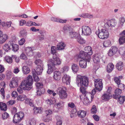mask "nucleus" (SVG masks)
<instances>
[{"label":"nucleus","instance_id":"obj_17","mask_svg":"<svg viewBox=\"0 0 125 125\" xmlns=\"http://www.w3.org/2000/svg\"><path fill=\"white\" fill-rule=\"evenodd\" d=\"M32 71H33L34 73L37 75H40L42 71V68L41 65H39L37 66L36 70L34 69Z\"/></svg>","mask_w":125,"mask_h":125},{"label":"nucleus","instance_id":"obj_50","mask_svg":"<svg viewBox=\"0 0 125 125\" xmlns=\"http://www.w3.org/2000/svg\"><path fill=\"white\" fill-rule=\"evenodd\" d=\"M3 49L6 52H7L9 50L10 48L8 44H6L3 47Z\"/></svg>","mask_w":125,"mask_h":125},{"label":"nucleus","instance_id":"obj_30","mask_svg":"<svg viewBox=\"0 0 125 125\" xmlns=\"http://www.w3.org/2000/svg\"><path fill=\"white\" fill-rule=\"evenodd\" d=\"M12 58L9 56H6L4 58L5 60L8 63H11L12 62Z\"/></svg>","mask_w":125,"mask_h":125},{"label":"nucleus","instance_id":"obj_45","mask_svg":"<svg viewBox=\"0 0 125 125\" xmlns=\"http://www.w3.org/2000/svg\"><path fill=\"white\" fill-rule=\"evenodd\" d=\"M111 42L109 40H107L105 41L103 43V46L104 47H107L110 45Z\"/></svg>","mask_w":125,"mask_h":125},{"label":"nucleus","instance_id":"obj_38","mask_svg":"<svg viewBox=\"0 0 125 125\" xmlns=\"http://www.w3.org/2000/svg\"><path fill=\"white\" fill-rule=\"evenodd\" d=\"M114 80L115 83L117 84L118 85L120 84V86H124V84L122 83H120L121 80L120 78L117 77H115L114 78Z\"/></svg>","mask_w":125,"mask_h":125},{"label":"nucleus","instance_id":"obj_47","mask_svg":"<svg viewBox=\"0 0 125 125\" xmlns=\"http://www.w3.org/2000/svg\"><path fill=\"white\" fill-rule=\"evenodd\" d=\"M77 41L80 44H83L85 42V41L81 37H78L77 40Z\"/></svg>","mask_w":125,"mask_h":125},{"label":"nucleus","instance_id":"obj_27","mask_svg":"<svg viewBox=\"0 0 125 125\" xmlns=\"http://www.w3.org/2000/svg\"><path fill=\"white\" fill-rule=\"evenodd\" d=\"M0 109L1 110L6 111L7 109L6 104L2 102H0Z\"/></svg>","mask_w":125,"mask_h":125},{"label":"nucleus","instance_id":"obj_34","mask_svg":"<svg viewBox=\"0 0 125 125\" xmlns=\"http://www.w3.org/2000/svg\"><path fill=\"white\" fill-rule=\"evenodd\" d=\"M69 34L70 37L72 38L76 39L78 36L77 33L75 32H69Z\"/></svg>","mask_w":125,"mask_h":125},{"label":"nucleus","instance_id":"obj_64","mask_svg":"<svg viewBox=\"0 0 125 125\" xmlns=\"http://www.w3.org/2000/svg\"><path fill=\"white\" fill-rule=\"evenodd\" d=\"M11 95L12 97L15 98L18 96L17 93L16 91H14L12 92Z\"/></svg>","mask_w":125,"mask_h":125},{"label":"nucleus","instance_id":"obj_29","mask_svg":"<svg viewBox=\"0 0 125 125\" xmlns=\"http://www.w3.org/2000/svg\"><path fill=\"white\" fill-rule=\"evenodd\" d=\"M118 98L116 99L118 100V102H119L120 104H122L125 101V96H118Z\"/></svg>","mask_w":125,"mask_h":125},{"label":"nucleus","instance_id":"obj_62","mask_svg":"<svg viewBox=\"0 0 125 125\" xmlns=\"http://www.w3.org/2000/svg\"><path fill=\"white\" fill-rule=\"evenodd\" d=\"M20 71L19 68L17 67H15L13 71V72L15 74H17Z\"/></svg>","mask_w":125,"mask_h":125},{"label":"nucleus","instance_id":"obj_35","mask_svg":"<svg viewBox=\"0 0 125 125\" xmlns=\"http://www.w3.org/2000/svg\"><path fill=\"white\" fill-rule=\"evenodd\" d=\"M100 57L97 54H95L93 58V60L95 63H97L99 62Z\"/></svg>","mask_w":125,"mask_h":125},{"label":"nucleus","instance_id":"obj_51","mask_svg":"<svg viewBox=\"0 0 125 125\" xmlns=\"http://www.w3.org/2000/svg\"><path fill=\"white\" fill-rule=\"evenodd\" d=\"M91 112L93 114H95L97 112V109L96 106L95 105H93L91 110Z\"/></svg>","mask_w":125,"mask_h":125},{"label":"nucleus","instance_id":"obj_42","mask_svg":"<svg viewBox=\"0 0 125 125\" xmlns=\"http://www.w3.org/2000/svg\"><path fill=\"white\" fill-rule=\"evenodd\" d=\"M32 72L34 81L35 82H38L39 81L40 79L38 77L37 75V74H36L35 73H34L33 71H32Z\"/></svg>","mask_w":125,"mask_h":125},{"label":"nucleus","instance_id":"obj_32","mask_svg":"<svg viewBox=\"0 0 125 125\" xmlns=\"http://www.w3.org/2000/svg\"><path fill=\"white\" fill-rule=\"evenodd\" d=\"M33 110L34 113L35 114L38 113H41L42 112V110L40 107H35L34 108Z\"/></svg>","mask_w":125,"mask_h":125},{"label":"nucleus","instance_id":"obj_24","mask_svg":"<svg viewBox=\"0 0 125 125\" xmlns=\"http://www.w3.org/2000/svg\"><path fill=\"white\" fill-rule=\"evenodd\" d=\"M22 69L23 73L25 74L28 73L30 71V69L29 67L26 66H23L22 68Z\"/></svg>","mask_w":125,"mask_h":125},{"label":"nucleus","instance_id":"obj_7","mask_svg":"<svg viewBox=\"0 0 125 125\" xmlns=\"http://www.w3.org/2000/svg\"><path fill=\"white\" fill-rule=\"evenodd\" d=\"M66 89L65 87L61 88L59 92L60 98L62 99H65L68 96V94L66 92Z\"/></svg>","mask_w":125,"mask_h":125},{"label":"nucleus","instance_id":"obj_53","mask_svg":"<svg viewBox=\"0 0 125 125\" xmlns=\"http://www.w3.org/2000/svg\"><path fill=\"white\" fill-rule=\"evenodd\" d=\"M80 91L83 94H85L86 92L85 88V87L81 86L80 88Z\"/></svg>","mask_w":125,"mask_h":125},{"label":"nucleus","instance_id":"obj_23","mask_svg":"<svg viewBox=\"0 0 125 125\" xmlns=\"http://www.w3.org/2000/svg\"><path fill=\"white\" fill-rule=\"evenodd\" d=\"M114 67V65L112 63H109L107 66L106 69L107 72L109 73L111 72L113 70Z\"/></svg>","mask_w":125,"mask_h":125},{"label":"nucleus","instance_id":"obj_21","mask_svg":"<svg viewBox=\"0 0 125 125\" xmlns=\"http://www.w3.org/2000/svg\"><path fill=\"white\" fill-rule=\"evenodd\" d=\"M33 51L32 48L31 47H28L26 48L25 49L26 54L29 56H32L33 55Z\"/></svg>","mask_w":125,"mask_h":125},{"label":"nucleus","instance_id":"obj_59","mask_svg":"<svg viewBox=\"0 0 125 125\" xmlns=\"http://www.w3.org/2000/svg\"><path fill=\"white\" fill-rule=\"evenodd\" d=\"M46 114V116H47L48 115H50L52 114V111L51 110H46L45 111Z\"/></svg>","mask_w":125,"mask_h":125},{"label":"nucleus","instance_id":"obj_52","mask_svg":"<svg viewBox=\"0 0 125 125\" xmlns=\"http://www.w3.org/2000/svg\"><path fill=\"white\" fill-rule=\"evenodd\" d=\"M20 58L21 59L25 60H26L27 59V57L23 52L21 54L20 56Z\"/></svg>","mask_w":125,"mask_h":125},{"label":"nucleus","instance_id":"obj_60","mask_svg":"<svg viewBox=\"0 0 125 125\" xmlns=\"http://www.w3.org/2000/svg\"><path fill=\"white\" fill-rule=\"evenodd\" d=\"M25 41V40L24 38H22L19 41V44L20 45H22L24 43Z\"/></svg>","mask_w":125,"mask_h":125},{"label":"nucleus","instance_id":"obj_43","mask_svg":"<svg viewBox=\"0 0 125 125\" xmlns=\"http://www.w3.org/2000/svg\"><path fill=\"white\" fill-rule=\"evenodd\" d=\"M45 92V90L44 88H42V89H38L37 90V95H40L42 94H43Z\"/></svg>","mask_w":125,"mask_h":125},{"label":"nucleus","instance_id":"obj_2","mask_svg":"<svg viewBox=\"0 0 125 125\" xmlns=\"http://www.w3.org/2000/svg\"><path fill=\"white\" fill-rule=\"evenodd\" d=\"M33 82L32 76L29 75L26 79L22 82L21 86L24 90H30L32 88Z\"/></svg>","mask_w":125,"mask_h":125},{"label":"nucleus","instance_id":"obj_57","mask_svg":"<svg viewBox=\"0 0 125 125\" xmlns=\"http://www.w3.org/2000/svg\"><path fill=\"white\" fill-rule=\"evenodd\" d=\"M46 102L48 104H49L50 105L53 104L55 103L54 101L51 99H48L47 100H46Z\"/></svg>","mask_w":125,"mask_h":125},{"label":"nucleus","instance_id":"obj_41","mask_svg":"<svg viewBox=\"0 0 125 125\" xmlns=\"http://www.w3.org/2000/svg\"><path fill=\"white\" fill-rule=\"evenodd\" d=\"M0 91L2 98L3 99H4L5 98V91L4 89L3 88H1L0 90Z\"/></svg>","mask_w":125,"mask_h":125},{"label":"nucleus","instance_id":"obj_46","mask_svg":"<svg viewBox=\"0 0 125 125\" xmlns=\"http://www.w3.org/2000/svg\"><path fill=\"white\" fill-rule=\"evenodd\" d=\"M43 84L42 83L39 82L37 83H36V85L37 88L38 89H42V88H43Z\"/></svg>","mask_w":125,"mask_h":125},{"label":"nucleus","instance_id":"obj_25","mask_svg":"<svg viewBox=\"0 0 125 125\" xmlns=\"http://www.w3.org/2000/svg\"><path fill=\"white\" fill-rule=\"evenodd\" d=\"M10 42L12 46V50L14 52L17 51L19 49V45L17 44L13 43L12 42L11 43V42Z\"/></svg>","mask_w":125,"mask_h":125},{"label":"nucleus","instance_id":"obj_54","mask_svg":"<svg viewBox=\"0 0 125 125\" xmlns=\"http://www.w3.org/2000/svg\"><path fill=\"white\" fill-rule=\"evenodd\" d=\"M35 63L38 65H42V62L41 60L40 59L36 60L34 62Z\"/></svg>","mask_w":125,"mask_h":125},{"label":"nucleus","instance_id":"obj_15","mask_svg":"<svg viewBox=\"0 0 125 125\" xmlns=\"http://www.w3.org/2000/svg\"><path fill=\"white\" fill-rule=\"evenodd\" d=\"M62 81L63 83L67 84H70L71 81V77L66 74H64L62 78Z\"/></svg>","mask_w":125,"mask_h":125},{"label":"nucleus","instance_id":"obj_18","mask_svg":"<svg viewBox=\"0 0 125 125\" xmlns=\"http://www.w3.org/2000/svg\"><path fill=\"white\" fill-rule=\"evenodd\" d=\"M122 93V91L121 89L119 88L116 89L115 90V94L113 95V98L115 99H117L118 98V96H120Z\"/></svg>","mask_w":125,"mask_h":125},{"label":"nucleus","instance_id":"obj_56","mask_svg":"<svg viewBox=\"0 0 125 125\" xmlns=\"http://www.w3.org/2000/svg\"><path fill=\"white\" fill-rule=\"evenodd\" d=\"M69 28L67 26H64L63 28L62 31L64 32H68L69 30Z\"/></svg>","mask_w":125,"mask_h":125},{"label":"nucleus","instance_id":"obj_11","mask_svg":"<svg viewBox=\"0 0 125 125\" xmlns=\"http://www.w3.org/2000/svg\"><path fill=\"white\" fill-rule=\"evenodd\" d=\"M84 50L86 51L85 53L87 55L88 61L91 60V55L93 54V52L91 47L89 46H86L84 48Z\"/></svg>","mask_w":125,"mask_h":125},{"label":"nucleus","instance_id":"obj_19","mask_svg":"<svg viewBox=\"0 0 125 125\" xmlns=\"http://www.w3.org/2000/svg\"><path fill=\"white\" fill-rule=\"evenodd\" d=\"M87 61L84 59L80 60L79 61L80 66L82 68H85L87 66Z\"/></svg>","mask_w":125,"mask_h":125},{"label":"nucleus","instance_id":"obj_33","mask_svg":"<svg viewBox=\"0 0 125 125\" xmlns=\"http://www.w3.org/2000/svg\"><path fill=\"white\" fill-rule=\"evenodd\" d=\"M80 17L84 18H91L93 17L92 15H91L88 13H83L79 15Z\"/></svg>","mask_w":125,"mask_h":125},{"label":"nucleus","instance_id":"obj_9","mask_svg":"<svg viewBox=\"0 0 125 125\" xmlns=\"http://www.w3.org/2000/svg\"><path fill=\"white\" fill-rule=\"evenodd\" d=\"M83 34L85 36L90 35L91 33V29L88 26H83L82 27Z\"/></svg>","mask_w":125,"mask_h":125},{"label":"nucleus","instance_id":"obj_39","mask_svg":"<svg viewBox=\"0 0 125 125\" xmlns=\"http://www.w3.org/2000/svg\"><path fill=\"white\" fill-rule=\"evenodd\" d=\"M20 34L22 37H26L27 34V32L25 30H23L20 31Z\"/></svg>","mask_w":125,"mask_h":125},{"label":"nucleus","instance_id":"obj_16","mask_svg":"<svg viewBox=\"0 0 125 125\" xmlns=\"http://www.w3.org/2000/svg\"><path fill=\"white\" fill-rule=\"evenodd\" d=\"M66 46V44L63 42H61L57 45V48L58 50H62L64 49Z\"/></svg>","mask_w":125,"mask_h":125},{"label":"nucleus","instance_id":"obj_49","mask_svg":"<svg viewBox=\"0 0 125 125\" xmlns=\"http://www.w3.org/2000/svg\"><path fill=\"white\" fill-rule=\"evenodd\" d=\"M56 48L55 46H52L51 47V53L52 54L57 53L56 52Z\"/></svg>","mask_w":125,"mask_h":125},{"label":"nucleus","instance_id":"obj_1","mask_svg":"<svg viewBox=\"0 0 125 125\" xmlns=\"http://www.w3.org/2000/svg\"><path fill=\"white\" fill-rule=\"evenodd\" d=\"M53 59H50L48 61L49 63L48 64V69L47 73L49 74L51 73L53 71L56 70L55 66L59 65L61 64V61L59 58V54L57 53L52 54Z\"/></svg>","mask_w":125,"mask_h":125},{"label":"nucleus","instance_id":"obj_13","mask_svg":"<svg viewBox=\"0 0 125 125\" xmlns=\"http://www.w3.org/2000/svg\"><path fill=\"white\" fill-rule=\"evenodd\" d=\"M118 49L115 46H112L109 49L108 52L109 56H111L115 54L117 52Z\"/></svg>","mask_w":125,"mask_h":125},{"label":"nucleus","instance_id":"obj_4","mask_svg":"<svg viewBox=\"0 0 125 125\" xmlns=\"http://www.w3.org/2000/svg\"><path fill=\"white\" fill-rule=\"evenodd\" d=\"M96 34L100 39H104L107 38L109 36V33L105 29H102L100 30L98 29L96 32Z\"/></svg>","mask_w":125,"mask_h":125},{"label":"nucleus","instance_id":"obj_55","mask_svg":"<svg viewBox=\"0 0 125 125\" xmlns=\"http://www.w3.org/2000/svg\"><path fill=\"white\" fill-rule=\"evenodd\" d=\"M96 92V91L94 89H93L92 90V91L91 92V94L92 95V96H91V101L93 100L94 96V95L95 94Z\"/></svg>","mask_w":125,"mask_h":125},{"label":"nucleus","instance_id":"obj_48","mask_svg":"<svg viewBox=\"0 0 125 125\" xmlns=\"http://www.w3.org/2000/svg\"><path fill=\"white\" fill-rule=\"evenodd\" d=\"M9 116V115L8 113L5 112L2 114V117L3 120H4L8 118Z\"/></svg>","mask_w":125,"mask_h":125},{"label":"nucleus","instance_id":"obj_36","mask_svg":"<svg viewBox=\"0 0 125 125\" xmlns=\"http://www.w3.org/2000/svg\"><path fill=\"white\" fill-rule=\"evenodd\" d=\"M110 96L109 94H104L102 96V99L105 101L108 100L110 98Z\"/></svg>","mask_w":125,"mask_h":125},{"label":"nucleus","instance_id":"obj_63","mask_svg":"<svg viewBox=\"0 0 125 125\" xmlns=\"http://www.w3.org/2000/svg\"><path fill=\"white\" fill-rule=\"evenodd\" d=\"M68 106L69 107L73 108H74L75 106V104L73 103L70 102L68 104Z\"/></svg>","mask_w":125,"mask_h":125},{"label":"nucleus","instance_id":"obj_6","mask_svg":"<svg viewBox=\"0 0 125 125\" xmlns=\"http://www.w3.org/2000/svg\"><path fill=\"white\" fill-rule=\"evenodd\" d=\"M94 86L96 89L99 91H101L103 88L102 80L97 79L94 81Z\"/></svg>","mask_w":125,"mask_h":125},{"label":"nucleus","instance_id":"obj_5","mask_svg":"<svg viewBox=\"0 0 125 125\" xmlns=\"http://www.w3.org/2000/svg\"><path fill=\"white\" fill-rule=\"evenodd\" d=\"M24 116L23 112H20L14 115L13 120V122L17 123L20 122L22 120Z\"/></svg>","mask_w":125,"mask_h":125},{"label":"nucleus","instance_id":"obj_20","mask_svg":"<svg viewBox=\"0 0 125 125\" xmlns=\"http://www.w3.org/2000/svg\"><path fill=\"white\" fill-rule=\"evenodd\" d=\"M33 51L32 48L31 47H28L26 48L25 49L26 54L29 56H32L33 55Z\"/></svg>","mask_w":125,"mask_h":125},{"label":"nucleus","instance_id":"obj_22","mask_svg":"<svg viewBox=\"0 0 125 125\" xmlns=\"http://www.w3.org/2000/svg\"><path fill=\"white\" fill-rule=\"evenodd\" d=\"M86 114V111L82 110H79L77 112V115L79 117L81 118H83L85 117Z\"/></svg>","mask_w":125,"mask_h":125},{"label":"nucleus","instance_id":"obj_58","mask_svg":"<svg viewBox=\"0 0 125 125\" xmlns=\"http://www.w3.org/2000/svg\"><path fill=\"white\" fill-rule=\"evenodd\" d=\"M125 42V40H124L122 37H121L119 39V43L120 44H122L124 43Z\"/></svg>","mask_w":125,"mask_h":125},{"label":"nucleus","instance_id":"obj_3","mask_svg":"<svg viewBox=\"0 0 125 125\" xmlns=\"http://www.w3.org/2000/svg\"><path fill=\"white\" fill-rule=\"evenodd\" d=\"M76 83L78 87L84 86L85 87L88 85V79L85 76H81L78 75L76 77Z\"/></svg>","mask_w":125,"mask_h":125},{"label":"nucleus","instance_id":"obj_28","mask_svg":"<svg viewBox=\"0 0 125 125\" xmlns=\"http://www.w3.org/2000/svg\"><path fill=\"white\" fill-rule=\"evenodd\" d=\"M8 39V36L7 34H4L1 37H0V43H4Z\"/></svg>","mask_w":125,"mask_h":125},{"label":"nucleus","instance_id":"obj_37","mask_svg":"<svg viewBox=\"0 0 125 125\" xmlns=\"http://www.w3.org/2000/svg\"><path fill=\"white\" fill-rule=\"evenodd\" d=\"M72 69L74 73H76L78 70V67L76 64H74L72 66Z\"/></svg>","mask_w":125,"mask_h":125},{"label":"nucleus","instance_id":"obj_14","mask_svg":"<svg viewBox=\"0 0 125 125\" xmlns=\"http://www.w3.org/2000/svg\"><path fill=\"white\" fill-rule=\"evenodd\" d=\"M61 73L59 71H55L54 73L53 79L56 81L60 80L61 77Z\"/></svg>","mask_w":125,"mask_h":125},{"label":"nucleus","instance_id":"obj_8","mask_svg":"<svg viewBox=\"0 0 125 125\" xmlns=\"http://www.w3.org/2000/svg\"><path fill=\"white\" fill-rule=\"evenodd\" d=\"M87 57V55L85 53V52L83 51H80L79 54L76 55L75 57L77 59L81 58L86 60L88 62H89L90 61V60L88 61V58Z\"/></svg>","mask_w":125,"mask_h":125},{"label":"nucleus","instance_id":"obj_10","mask_svg":"<svg viewBox=\"0 0 125 125\" xmlns=\"http://www.w3.org/2000/svg\"><path fill=\"white\" fill-rule=\"evenodd\" d=\"M116 22L115 19H113L107 21L105 23L104 26L106 29H108L109 27H114L116 25Z\"/></svg>","mask_w":125,"mask_h":125},{"label":"nucleus","instance_id":"obj_44","mask_svg":"<svg viewBox=\"0 0 125 125\" xmlns=\"http://www.w3.org/2000/svg\"><path fill=\"white\" fill-rule=\"evenodd\" d=\"M83 103L85 105H87L89 104L91 102L88 98L86 97L84 98Z\"/></svg>","mask_w":125,"mask_h":125},{"label":"nucleus","instance_id":"obj_61","mask_svg":"<svg viewBox=\"0 0 125 125\" xmlns=\"http://www.w3.org/2000/svg\"><path fill=\"white\" fill-rule=\"evenodd\" d=\"M12 57L14 59L16 62H18L19 61L20 59L19 57H17L16 55H12Z\"/></svg>","mask_w":125,"mask_h":125},{"label":"nucleus","instance_id":"obj_31","mask_svg":"<svg viewBox=\"0 0 125 125\" xmlns=\"http://www.w3.org/2000/svg\"><path fill=\"white\" fill-rule=\"evenodd\" d=\"M123 62H118L116 65V68L119 71H121L123 69Z\"/></svg>","mask_w":125,"mask_h":125},{"label":"nucleus","instance_id":"obj_40","mask_svg":"<svg viewBox=\"0 0 125 125\" xmlns=\"http://www.w3.org/2000/svg\"><path fill=\"white\" fill-rule=\"evenodd\" d=\"M26 96L22 94L19 95L17 98V99L20 101H23L26 98Z\"/></svg>","mask_w":125,"mask_h":125},{"label":"nucleus","instance_id":"obj_12","mask_svg":"<svg viewBox=\"0 0 125 125\" xmlns=\"http://www.w3.org/2000/svg\"><path fill=\"white\" fill-rule=\"evenodd\" d=\"M18 79L17 78H13L10 81V87L14 88L17 86L18 84Z\"/></svg>","mask_w":125,"mask_h":125},{"label":"nucleus","instance_id":"obj_26","mask_svg":"<svg viewBox=\"0 0 125 125\" xmlns=\"http://www.w3.org/2000/svg\"><path fill=\"white\" fill-rule=\"evenodd\" d=\"M119 27H122L123 26L125 21V19L123 17H121L119 19Z\"/></svg>","mask_w":125,"mask_h":125}]
</instances>
